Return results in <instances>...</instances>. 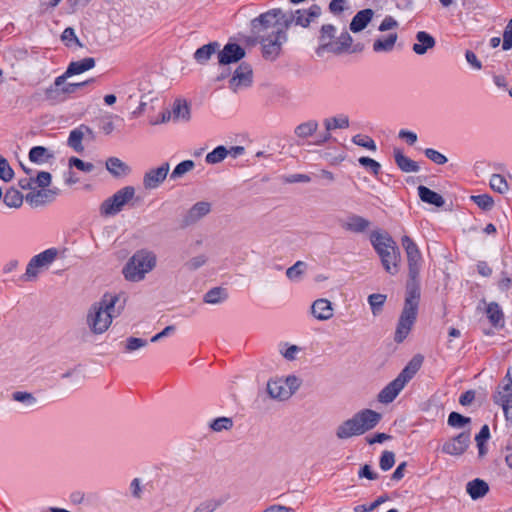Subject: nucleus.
Segmentation results:
<instances>
[{
  "mask_svg": "<svg viewBox=\"0 0 512 512\" xmlns=\"http://www.w3.org/2000/svg\"><path fill=\"white\" fill-rule=\"evenodd\" d=\"M63 82V77H57L54 80V83L45 89L44 95L45 99L52 103H59L65 100L64 95L62 94L60 84Z\"/></svg>",
  "mask_w": 512,
  "mask_h": 512,
  "instance_id": "obj_30",
  "label": "nucleus"
},
{
  "mask_svg": "<svg viewBox=\"0 0 512 512\" xmlns=\"http://www.w3.org/2000/svg\"><path fill=\"white\" fill-rule=\"evenodd\" d=\"M156 265V254L148 249H140L128 259L122 269V274L129 282H140L154 270Z\"/></svg>",
  "mask_w": 512,
  "mask_h": 512,
  "instance_id": "obj_7",
  "label": "nucleus"
},
{
  "mask_svg": "<svg viewBox=\"0 0 512 512\" xmlns=\"http://www.w3.org/2000/svg\"><path fill=\"white\" fill-rule=\"evenodd\" d=\"M95 59L92 58V57H87V58H84V59H81L79 61H73L71 62L65 73H66V76H73V75H78V74H81V73H84L92 68L95 67Z\"/></svg>",
  "mask_w": 512,
  "mask_h": 512,
  "instance_id": "obj_26",
  "label": "nucleus"
},
{
  "mask_svg": "<svg viewBox=\"0 0 512 512\" xmlns=\"http://www.w3.org/2000/svg\"><path fill=\"white\" fill-rule=\"evenodd\" d=\"M228 298V292L223 287H214L204 294L203 301L207 304H219Z\"/></svg>",
  "mask_w": 512,
  "mask_h": 512,
  "instance_id": "obj_31",
  "label": "nucleus"
},
{
  "mask_svg": "<svg viewBox=\"0 0 512 512\" xmlns=\"http://www.w3.org/2000/svg\"><path fill=\"white\" fill-rule=\"evenodd\" d=\"M130 492L133 498L140 500L143 496V485L140 478H134L130 482Z\"/></svg>",
  "mask_w": 512,
  "mask_h": 512,
  "instance_id": "obj_60",
  "label": "nucleus"
},
{
  "mask_svg": "<svg viewBox=\"0 0 512 512\" xmlns=\"http://www.w3.org/2000/svg\"><path fill=\"white\" fill-rule=\"evenodd\" d=\"M382 415L371 409H363L355 413L351 418L339 424L335 430L339 440H347L354 436L363 435L378 425Z\"/></svg>",
  "mask_w": 512,
  "mask_h": 512,
  "instance_id": "obj_4",
  "label": "nucleus"
},
{
  "mask_svg": "<svg viewBox=\"0 0 512 512\" xmlns=\"http://www.w3.org/2000/svg\"><path fill=\"white\" fill-rule=\"evenodd\" d=\"M69 167H75L80 171L90 173L94 169V165L90 162H84L83 160L77 157H71L69 159Z\"/></svg>",
  "mask_w": 512,
  "mask_h": 512,
  "instance_id": "obj_55",
  "label": "nucleus"
},
{
  "mask_svg": "<svg viewBox=\"0 0 512 512\" xmlns=\"http://www.w3.org/2000/svg\"><path fill=\"white\" fill-rule=\"evenodd\" d=\"M421 364V358H413L399 375L380 391L378 401L384 404L391 403L414 377Z\"/></svg>",
  "mask_w": 512,
  "mask_h": 512,
  "instance_id": "obj_8",
  "label": "nucleus"
},
{
  "mask_svg": "<svg viewBox=\"0 0 512 512\" xmlns=\"http://www.w3.org/2000/svg\"><path fill=\"white\" fill-rule=\"evenodd\" d=\"M393 154L395 163L401 171L405 173H410L418 172L420 170V166L418 165V163L405 156L401 149L395 148Z\"/></svg>",
  "mask_w": 512,
  "mask_h": 512,
  "instance_id": "obj_22",
  "label": "nucleus"
},
{
  "mask_svg": "<svg viewBox=\"0 0 512 512\" xmlns=\"http://www.w3.org/2000/svg\"><path fill=\"white\" fill-rule=\"evenodd\" d=\"M416 40L417 42L413 45L412 49L418 55H424L436 44L435 39L425 31H419L416 34Z\"/></svg>",
  "mask_w": 512,
  "mask_h": 512,
  "instance_id": "obj_24",
  "label": "nucleus"
},
{
  "mask_svg": "<svg viewBox=\"0 0 512 512\" xmlns=\"http://www.w3.org/2000/svg\"><path fill=\"white\" fill-rule=\"evenodd\" d=\"M469 444L470 432H462L446 441L442 446V451L448 455L460 456L467 450Z\"/></svg>",
  "mask_w": 512,
  "mask_h": 512,
  "instance_id": "obj_15",
  "label": "nucleus"
},
{
  "mask_svg": "<svg viewBox=\"0 0 512 512\" xmlns=\"http://www.w3.org/2000/svg\"><path fill=\"white\" fill-rule=\"evenodd\" d=\"M232 427L233 419L230 417H218L209 423V428L214 432L228 431Z\"/></svg>",
  "mask_w": 512,
  "mask_h": 512,
  "instance_id": "obj_41",
  "label": "nucleus"
},
{
  "mask_svg": "<svg viewBox=\"0 0 512 512\" xmlns=\"http://www.w3.org/2000/svg\"><path fill=\"white\" fill-rule=\"evenodd\" d=\"M371 226V222L357 214H351L347 217V219L342 223V228L346 231L352 233H364Z\"/></svg>",
  "mask_w": 512,
  "mask_h": 512,
  "instance_id": "obj_18",
  "label": "nucleus"
},
{
  "mask_svg": "<svg viewBox=\"0 0 512 512\" xmlns=\"http://www.w3.org/2000/svg\"><path fill=\"white\" fill-rule=\"evenodd\" d=\"M195 167V163L192 160H185L179 163L172 173L170 174L171 180H177L183 177L186 173L192 171Z\"/></svg>",
  "mask_w": 512,
  "mask_h": 512,
  "instance_id": "obj_42",
  "label": "nucleus"
},
{
  "mask_svg": "<svg viewBox=\"0 0 512 512\" xmlns=\"http://www.w3.org/2000/svg\"><path fill=\"white\" fill-rule=\"evenodd\" d=\"M211 212V203L207 201H199L195 203L184 215L183 225L191 226L199 222Z\"/></svg>",
  "mask_w": 512,
  "mask_h": 512,
  "instance_id": "obj_16",
  "label": "nucleus"
},
{
  "mask_svg": "<svg viewBox=\"0 0 512 512\" xmlns=\"http://www.w3.org/2000/svg\"><path fill=\"white\" fill-rule=\"evenodd\" d=\"M369 239L384 270L390 275H396L400 270L401 254L394 239L388 232L379 229L372 231Z\"/></svg>",
  "mask_w": 512,
  "mask_h": 512,
  "instance_id": "obj_3",
  "label": "nucleus"
},
{
  "mask_svg": "<svg viewBox=\"0 0 512 512\" xmlns=\"http://www.w3.org/2000/svg\"><path fill=\"white\" fill-rule=\"evenodd\" d=\"M218 47L219 44L217 42L203 45L195 51L194 58L200 63L206 62L216 52Z\"/></svg>",
  "mask_w": 512,
  "mask_h": 512,
  "instance_id": "obj_35",
  "label": "nucleus"
},
{
  "mask_svg": "<svg viewBox=\"0 0 512 512\" xmlns=\"http://www.w3.org/2000/svg\"><path fill=\"white\" fill-rule=\"evenodd\" d=\"M48 157V150L43 146H35L29 152V159L34 163H44Z\"/></svg>",
  "mask_w": 512,
  "mask_h": 512,
  "instance_id": "obj_47",
  "label": "nucleus"
},
{
  "mask_svg": "<svg viewBox=\"0 0 512 512\" xmlns=\"http://www.w3.org/2000/svg\"><path fill=\"white\" fill-rule=\"evenodd\" d=\"M134 196L135 188L133 186H125L121 188L101 203L99 208L100 214L104 217L118 214L122 211L123 207L134 198Z\"/></svg>",
  "mask_w": 512,
  "mask_h": 512,
  "instance_id": "obj_10",
  "label": "nucleus"
},
{
  "mask_svg": "<svg viewBox=\"0 0 512 512\" xmlns=\"http://www.w3.org/2000/svg\"><path fill=\"white\" fill-rule=\"evenodd\" d=\"M228 156V149L224 146H218L206 155L205 161L208 164H217Z\"/></svg>",
  "mask_w": 512,
  "mask_h": 512,
  "instance_id": "obj_44",
  "label": "nucleus"
},
{
  "mask_svg": "<svg viewBox=\"0 0 512 512\" xmlns=\"http://www.w3.org/2000/svg\"><path fill=\"white\" fill-rule=\"evenodd\" d=\"M471 200L483 210H490L493 207V199L487 194L471 196Z\"/></svg>",
  "mask_w": 512,
  "mask_h": 512,
  "instance_id": "obj_51",
  "label": "nucleus"
},
{
  "mask_svg": "<svg viewBox=\"0 0 512 512\" xmlns=\"http://www.w3.org/2000/svg\"><path fill=\"white\" fill-rule=\"evenodd\" d=\"M326 131L330 132L335 129H346L349 127V118L345 115L339 117L326 118L323 121Z\"/></svg>",
  "mask_w": 512,
  "mask_h": 512,
  "instance_id": "obj_36",
  "label": "nucleus"
},
{
  "mask_svg": "<svg viewBox=\"0 0 512 512\" xmlns=\"http://www.w3.org/2000/svg\"><path fill=\"white\" fill-rule=\"evenodd\" d=\"M14 176V172L10 167L8 161L0 156V178L5 182L10 181Z\"/></svg>",
  "mask_w": 512,
  "mask_h": 512,
  "instance_id": "obj_56",
  "label": "nucleus"
},
{
  "mask_svg": "<svg viewBox=\"0 0 512 512\" xmlns=\"http://www.w3.org/2000/svg\"><path fill=\"white\" fill-rule=\"evenodd\" d=\"M118 303V295L105 294L89 307L85 323L93 335L104 334L111 326L113 318L120 315L123 305L117 306Z\"/></svg>",
  "mask_w": 512,
  "mask_h": 512,
  "instance_id": "obj_1",
  "label": "nucleus"
},
{
  "mask_svg": "<svg viewBox=\"0 0 512 512\" xmlns=\"http://www.w3.org/2000/svg\"><path fill=\"white\" fill-rule=\"evenodd\" d=\"M493 401L503 409L506 420L512 424V378L506 376L498 385Z\"/></svg>",
  "mask_w": 512,
  "mask_h": 512,
  "instance_id": "obj_12",
  "label": "nucleus"
},
{
  "mask_svg": "<svg viewBox=\"0 0 512 512\" xmlns=\"http://www.w3.org/2000/svg\"><path fill=\"white\" fill-rule=\"evenodd\" d=\"M253 82V71L249 64H240L229 80V88L237 93L238 91L248 88Z\"/></svg>",
  "mask_w": 512,
  "mask_h": 512,
  "instance_id": "obj_13",
  "label": "nucleus"
},
{
  "mask_svg": "<svg viewBox=\"0 0 512 512\" xmlns=\"http://www.w3.org/2000/svg\"><path fill=\"white\" fill-rule=\"evenodd\" d=\"M395 464V454L392 451H384L379 460V466L383 471L390 470Z\"/></svg>",
  "mask_w": 512,
  "mask_h": 512,
  "instance_id": "obj_50",
  "label": "nucleus"
},
{
  "mask_svg": "<svg viewBox=\"0 0 512 512\" xmlns=\"http://www.w3.org/2000/svg\"><path fill=\"white\" fill-rule=\"evenodd\" d=\"M170 170L168 162L162 163L161 166L149 169L143 175V187L146 190L158 188L166 179Z\"/></svg>",
  "mask_w": 512,
  "mask_h": 512,
  "instance_id": "obj_14",
  "label": "nucleus"
},
{
  "mask_svg": "<svg viewBox=\"0 0 512 512\" xmlns=\"http://www.w3.org/2000/svg\"><path fill=\"white\" fill-rule=\"evenodd\" d=\"M397 41V34L391 33L386 38H379L373 43V50L375 52H389L394 48Z\"/></svg>",
  "mask_w": 512,
  "mask_h": 512,
  "instance_id": "obj_33",
  "label": "nucleus"
},
{
  "mask_svg": "<svg viewBox=\"0 0 512 512\" xmlns=\"http://www.w3.org/2000/svg\"><path fill=\"white\" fill-rule=\"evenodd\" d=\"M59 255V249L52 247L33 256L26 266L25 273L21 277L22 281H36L39 277V274L42 271L47 270L52 265V263L59 257Z\"/></svg>",
  "mask_w": 512,
  "mask_h": 512,
  "instance_id": "obj_9",
  "label": "nucleus"
},
{
  "mask_svg": "<svg viewBox=\"0 0 512 512\" xmlns=\"http://www.w3.org/2000/svg\"><path fill=\"white\" fill-rule=\"evenodd\" d=\"M218 507V503L208 500L200 503L192 512H214Z\"/></svg>",
  "mask_w": 512,
  "mask_h": 512,
  "instance_id": "obj_64",
  "label": "nucleus"
},
{
  "mask_svg": "<svg viewBox=\"0 0 512 512\" xmlns=\"http://www.w3.org/2000/svg\"><path fill=\"white\" fill-rule=\"evenodd\" d=\"M490 187L498 192V193H505L508 191V183L506 179L500 175V174H493L490 179Z\"/></svg>",
  "mask_w": 512,
  "mask_h": 512,
  "instance_id": "obj_48",
  "label": "nucleus"
},
{
  "mask_svg": "<svg viewBox=\"0 0 512 512\" xmlns=\"http://www.w3.org/2000/svg\"><path fill=\"white\" fill-rule=\"evenodd\" d=\"M486 314L493 326H498L503 324V312L500 308V306L495 303L491 302L488 304L486 308Z\"/></svg>",
  "mask_w": 512,
  "mask_h": 512,
  "instance_id": "obj_38",
  "label": "nucleus"
},
{
  "mask_svg": "<svg viewBox=\"0 0 512 512\" xmlns=\"http://www.w3.org/2000/svg\"><path fill=\"white\" fill-rule=\"evenodd\" d=\"M417 190L421 201L436 207H442L444 205L445 201L443 197L426 186L420 185Z\"/></svg>",
  "mask_w": 512,
  "mask_h": 512,
  "instance_id": "obj_28",
  "label": "nucleus"
},
{
  "mask_svg": "<svg viewBox=\"0 0 512 512\" xmlns=\"http://www.w3.org/2000/svg\"><path fill=\"white\" fill-rule=\"evenodd\" d=\"M83 139H85L83 137V132L80 131L77 127L70 132L68 137V145L76 152L81 153L84 150V146L82 145Z\"/></svg>",
  "mask_w": 512,
  "mask_h": 512,
  "instance_id": "obj_43",
  "label": "nucleus"
},
{
  "mask_svg": "<svg viewBox=\"0 0 512 512\" xmlns=\"http://www.w3.org/2000/svg\"><path fill=\"white\" fill-rule=\"evenodd\" d=\"M321 15V8L318 5H312L308 9H298L295 11L284 12L279 8L271 9L259 16L256 24L266 25H280L285 31L289 29L292 24L306 28L310 23L317 20Z\"/></svg>",
  "mask_w": 512,
  "mask_h": 512,
  "instance_id": "obj_2",
  "label": "nucleus"
},
{
  "mask_svg": "<svg viewBox=\"0 0 512 512\" xmlns=\"http://www.w3.org/2000/svg\"><path fill=\"white\" fill-rule=\"evenodd\" d=\"M401 244L407 256L409 277L414 282L419 276L422 255L417 244L408 235L401 238Z\"/></svg>",
  "mask_w": 512,
  "mask_h": 512,
  "instance_id": "obj_11",
  "label": "nucleus"
},
{
  "mask_svg": "<svg viewBox=\"0 0 512 512\" xmlns=\"http://www.w3.org/2000/svg\"><path fill=\"white\" fill-rule=\"evenodd\" d=\"M470 422L471 419L469 417H465L457 412H451L448 416V424L455 428H462Z\"/></svg>",
  "mask_w": 512,
  "mask_h": 512,
  "instance_id": "obj_49",
  "label": "nucleus"
},
{
  "mask_svg": "<svg viewBox=\"0 0 512 512\" xmlns=\"http://www.w3.org/2000/svg\"><path fill=\"white\" fill-rule=\"evenodd\" d=\"M512 48V18L509 20L503 32L502 49L507 51Z\"/></svg>",
  "mask_w": 512,
  "mask_h": 512,
  "instance_id": "obj_61",
  "label": "nucleus"
},
{
  "mask_svg": "<svg viewBox=\"0 0 512 512\" xmlns=\"http://www.w3.org/2000/svg\"><path fill=\"white\" fill-rule=\"evenodd\" d=\"M258 19L259 16L251 21L252 29L260 38L263 57L266 60L274 61L279 57L283 43L287 41L286 31L280 25L270 27L262 24L257 25Z\"/></svg>",
  "mask_w": 512,
  "mask_h": 512,
  "instance_id": "obj_5",
  "label": "nucleus"
},
{
  "mask_svg": "<svg viewBox=\"0 0 512 512\" xmlns=\"http://www.w3.org/2000/svg\"><path fill=\"white\" fill-rule=\"evenodd\" d=\"M374 11L372 9H364L359 11L350 23V30L354 33L360 32L366 28L368 23L372 20Z\"/></svg>",
  "mask_w": 512,
  "mask_h": 512,
  "instance_id": "obj_25",
  "label": "nucleus"
},
{
  "mask_svg": "<svg viewBox=\"0 0 512 512\" xmlns=\"http://www.w3.org/2000/svg\"><path fill=\"white\" fill-rule=\"evenodd\" d=\"M352 142L358 146L364 147L370 151L376 150V144L375 142L368 136H362V135H355L352 138Z\"/></svg>",
  "mask_w": 512,
  "mask_h": 512,
  "instance_id": "obj_54",
  "label": "nucleus"
},
{
  "mask_svg": "<svg viewBox=\"0 0 512 512\" xmlns=\"http://www.w3.org/2000/svg\"><path fill=\"white\" fill-rule=\"evenodd\" d=\"M466 491L475 500L484 497L489 491V486L484 480L477 478L467 483Z\"/></svg>",
  "mask_w": 512,
  "mask_h": 512,
  "instance_id": "obj_27",
  "label": "nucleus"
},
{
  "mask_svg": "<svg viewBox=\"0 0 512 512\" xmlns=\"http://www.w3.org/2000/svg\"><path fill=\"white\" fill-rule=\"evenodd\" d=\"M12 398L14 401L25 403L27 405H33L36 403V398L29 392L16 391L12 394Z\"/></svg>",
  "mask_w": 512,
  "mask_h": 512,
  "instance_id": "obj_58",
  "label": "nucleus"
},
{
  "mask_svg": "<svg viewBox=\"0 0 512 512\" xmlns=\"http://www.w3.org/2000/svg\"><path fill=\"white\" fill-rule=\"evenodd\" d=\"M335 27L331 24L323 25L320 30V47L319 51H327V47L325 45L333 43V38L335 37Z\"/></svg>",
  "mask_w": 512,
  "mask_h": 512,
  "instance_id": "obj_37",
  "label": "nucleus"
},
{
  "mask_svg": "<svg viewBox=\"0 0 512 512\" xmlns=\"http://www.w3.org/2000/svg\"><path fill=\"white\" fill-rule=\"evenodd\" d=\"M318 129V122L316 120H309L303 122L295 127L294 133L297 137L305 139L312 136Z\"/></svg>",
  "mask_w": 512,
  "mask_h": 512,
  "instance_id": "obj_32",
  "label": "nucleus"
},
{
  "mask_svg": "<svg viewBox=\"0 0 512 512\" xmlns=\"http://www.w3.org/2000/svg\"><path fill=\"white\" fill-rule=\"evenodd\" d=\"M311 313L318 320H328L333 317L332 303L325 298L317 299L311 306Z\"/></svg>",
  "mask_w": 512,
  "mask_h": 512,
  "instance_id": "obj_19",
  "label": "nucleus"
},
{
  "mask_svg": "<svg viewBox=\"0 0 512 512\" xmlns=\"http://www.w3.org/2000/svg\"><path fill=\"white\" fill-rule=\"evenodd\" d=\"M172 115H173L174 119H181L184 121H188L190 119L189 105L185 101H180V100L175 101L171 116Z\"/></svg>",
  "mask_w": 512,
  "mask_h": 512,
  "instance_id": "obj_39",
  "label": "nucleus"
},
{
  "mask_svg": "<svg viewBox=\"0 0 512 512\" xmlns=\"http://www.w3.org/2000/svg\"><path fill=\"white\" fill-rule=\"evenodd\" d=\"M284 385L286 386L290 396H292L300 387L301 379L295 375H289L283 378Z\"/></svg>",
  "mask_w": 512,
  "mask_h": 512,
  "instance_id": "obj_57",
  "label": "nucleus"
},
{
  "mask_svg": "<svg viewBox=\"0 0 512 512\" xmlns=\"http://www.w3.org/2000/svg\"><path fill=\"white\" fill-rule=\"evenodd\" d=\"M207 262V257L205 255H197L193 258H191L190 260H188L186 262V267L189 269V270H197L199 269L200 267L204 266Z\"/></svg>",
  "mask_w": 512,
  "mask_h": 512,
  "instance_id": "obj_63",
  "label": "nucleus"
},
{
  "mask_svg": "<svg viewBox=\"0 0 512 512\" xmlns=\"http://www.w3.org/2000/svg\"><path fill=\"white\" fill-rule=\"evenodd\" d=\"M106 168L115 177H123L130 173V167L117 157L108 158Z\"/></svg>",
  "mask_w": 512,
  "mask_h": 512,
  "instance_id": "obj_29",
  "label": "nucleus"
},
{
  "mask_svg": "<svg viewBox=\"0 0 512 512\" xmlns=\"http://www.w3.org/2000/svg\"><path fill=\"white\" fill-rule=\"evenodd\" d=\"M386 301V295L384 294H371L368 296V303L372 309L373 315H378Z\"/></svg>",
  "mask_w": 512,
  "mask_h": 512,
  "instance_id": "obj_46",
  "label": "nucleus"
},
{
  "mask_svg": "<svg viewBox=\"0 0 512 512\" xmlns=\"http://www.w3.org/2000/svg\"><path fill=\"white\" fill-rule=\"evenodd\" d=\"M388 500L387 496L378 497L373 503L370 505H357L354 507V512H370L375 510L378 506Z\"/></svg>",
  "mask_w": 512,
  "mask_h": 512,
  "instance_id": "obj_59",
  "label": "nucleus"
},
{
  "mask_svg": "<svg viewBox=\"0 0 512 512\" xmlns=\"http://www.w3.org/2000/svg\"><path fill=\"white\" fill-rule=\"evenodd\" d=\"M4 203L11 208H19L23 203V195L16 189L6 191L3 199Z\"/></svg>",
  "mask_w": 512,
  "mask_h": 512,
  "instance_id": "obj_40",
  "label": "nucleus"
},
{
  "mask_svg": "<svg viewBox=\"0 0 512 512\" xmlns=\"http://www.w3.org/2000/svg\"><path fill=\"white\" fill-rule=\"evenodd\" d=\"M55 195L56 192L50 189H42L29 192L25 199L31 206L38 207L52 201L55 198Z\"/></svg>",
  "mask_w": 512,
  "mask_h": 512,
  "instance_id": "obj_20",
  "label": "nucleus"
},
{
  "mask_svg": "<svg viewBox=\"0 0 512 512\" xmlns=\"http://www.w3.org/2000/svg\"><path fill=\"white\" fill-rule=\"evenodd\" d=\"M353 42L352 37L346 31L342 32L333 43L325 45L327 47V52H331L334 54H342L346 52Z\"/></svg>",
  "mask_w": 512,
  "mask_h": 512,
  "instance_id": "obj_23",
  "label": "nucleus"
},
{
  "mask_svg": "<svg viewBox=\"0 0 512 512\" xmlns=\"http://www.w3.org/2000/svg\"><path fill=\"white\" fill-rule=\"evenodd\" d=\"M61 38L67 46H70V42H74L79 47L83 46L82 43L79 41L78 37L76 36L74 29L71 27H68L63 31Z\"/></svg>",
  "mask_w": 512,
  "mask_h": 512,
  "instance_id": "obj_62",
  "label": "nucleus"
},
{
  "mask_svg": "<svg viewBox=\"0 0 512 512\" xmlns=\"http://www.w3.org/2000/svg\"><path fill=\"white\" fill-rule=\"evenodd\" d=\"M419 300V288L414 284H409L407 286L404 307L395 331L394 340L397 343H401L410 333L416 321Z\"/></svg>",
  "mask_w": 512,
  "mask_h": 512,
  "instance_id": "obj_6",
  "label": "nucleus"
},
{
  "mask_svg": "<svg viewBox=\"0 0 512 512\" xmlns=\"http://www.w3.org/2000/svg\"><path fill=\"white\" fill-rule=\"evenodd\" d=\"M60 77H63V82L60 84L61 85L60 88H61L62 94L64 95L65 99L69 95L74 94L79 88L84 87L94 81L93 79H89V80L79 82V83H67L66 80L70 76H66L65 72Z\"/></svg>",
  "mask_w": 512,
  "mask_h": 512,
  "instance_id": "obj_34",
  "label": "nucleus"
},
{
  "mask_svg": "<svg viewBox=\"0 0 512 512\" xmlns=\"http://www.w3.org/2000/svg\"><path fill=\"white\" fill-rule=\"evenodd\" d=\"M245 50L236 43H227L218 53V62L221 65L236 63L245 57Z\"/></svg>",
  "mask_w": 512,
  "mask_h": 512,
  "instance_id": "obj_17",
  "label": "nucleus"
},
{
  "mask_svg": "<svg viewBox=\"0 0 512 512\" xmlns=\"http://www.w3.org/2000/svg\"><path fill=\"white\" fill-rule=\"evenodd\" d=\"M307 264L303 261H297L293 266L286 270V276L288 279L295 281L299 280L305 273Z\"/></svg>",
  "mask_w": 512,
  "mask_h": 512,
  "instance_id": "obj_45",
  "label": "nucleus"
},
{
  "mask_svg": "<svg viewBox=\"0 0 512 512\" xmlns=\"http://www.w3.org/2000/svg\"><path fill=\"white\" fill-rule=\"evenodd\" d=\"M358 162L363 167L370 169L373 175L377 176L379 175L381 171V165L376 160L369 158V157H360L358 159Z\"/></svg>",
  "mask_w": 512,
  "mask_h": 512,
  "instance_id": "obj_52",
  "label": "nucleus"
},
{
  "mask_svg": "<svg viewBox=\"0 0 512 512\" xmlns=\"http://www.w3.org/2000/svg\"><path fill=\"white\" fill-rule=\"evenodd\" d=\"M424 154L429 160L438 165H443L448 161L445 155L432 148L425 149Z\"/></svg>",
  "mask_w": 512,
  "mask_h": 512,
  "instance_id": "obj_53",
  "label": "nucleus"
},
{
  "mask_svg": "<svg viewBox=\"0 0 512 512\" xmlns=\"http://www.w3.org/2000/svg\"><path fill=\"white\" fill-rule=\"evenodd\" d=\"M267 393L271 398L280 401L287 400L291 397L284 385L283 378L268 381Z\"/></svg>",
  "mask_w": 512,
  "mask_h": 512,
  "instance_id": "obj_21",
  "label": "nucleus"
}]
</instances>
